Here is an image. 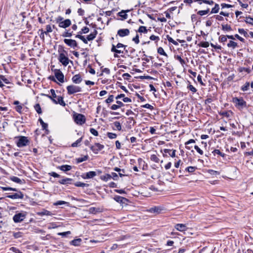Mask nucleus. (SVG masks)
Segmentation results:
<instances>
[{"label":"nucleus","instance_id":"obj_1","mask_svg":"<svg viewBox=\"0 0 253 253\" xmlns=\"http://www.w3.org/2000/svg\"><path fill=\"white\" fill-rule=\"evenodd\" d=\"M233 102L235 107L240 110L247 107V103L242 97H234L233 98Z\"/></svg>","mask_w":253,"mask_h":253},{"label":"nucleus","instance_id":"obj_2","mask_svg":"<svg viewBox=\"0 0 253 253\" xmlns=\"http://www.w3.org/2000/svg\"><path fill=\"white\" fill-rule=\"evenodd\" d=\"M73 118L75 122L79 125H83L86 121L85 116L81 114L74 113Z\"/></svg>","mask_w":253,"mask_h":253},{"label":"nucleus","instance_id":"obj_3","mask_svg":"<svg viewBox=\"0 0 253 253\" xmlns=\"http://www.w3.org/2000/svg\"><path fill=\"white\" fill-rule=\"evenodd\" d=\"M26 216V212L17 213L13 216V220L15 223H19L23 221Z\"/></svg>","mask_w":253,"mask_h":253},{"label":"nucleus","instance_id":"obj_4","mask_svg":"<svg viewBox=\"0 0 253 253\" xmlns=\"http://www.w3.org/2000/svg\"><path fill=\"white\" fill-rule=\"evenodd\" d=\"M67 90L68 94L71 95L76 92L81 91L82 88L75 85H70L67 86Z\"/></svg>","mask_w":253,"mask_h":253},{"label":"nucleus","instance_id":"obj_5","mask_svg":"<svg viewBox=\"0 0 253 253\" xmlns=\"http://www.w3.org/2000/svg\"><path fill=\"white\" fill-rule=\"evenodd\" d=\"M29 140L26 136H21L19 137L18 141L16 142V145L18 147H22L28 145Z\"/></svg>","mask_w":253,"mask_h":253},{"label":"nucleus","instance_id":"obj_6","mask_svg":"<svg viewBox=\"0 0 253 253\" xmlns=\"http://www.w3.org/2000/svg\"><path fill=\"white\" fill-rule=\"evenodd\" d=\"M58 60L65 66H66L69 64L70 61L64 53H60L59 54Z\"/></svg>","mask_w":253,"mask_h":253},{"label":"nucleus","instance_id":"obj_7","mask_svg":"<svg viewBox=\"0 0 253 253\" xmlns=\"http://www.w3.org/2000/svg\"><path fill=\"white\" fill-rule=\"evenodd\" d=\"M104 145L98 143H96L94 145L90 146V149L95 153L97 154L98 152L104 148Z\"/></svg>","mask_w":253,"mask_h":253},{"label":"nucleus","instance_id":"obj_8","mask_svg":"<svg viewBox=\"0 0 253 253\" xmlns=\"http://www.w3.org/2000/svg\"><path fill=\"white\" fill-rule=\"evenodd\" d=\"M54 75L56 78L61 83L64 82V76L62 72L59 69H55L54 70Z\"/></svg>","mask_w":253,"mask_h":253},{"label":"nucleus","instance_id":"obj_9","mask_svg":"<svg viewBox=\"0 0 253 253\" xmlns=\"http://www.w3.org/2000/svg\"><path fill=\"white\" fill-rule=\"evenodd\" d=\"M64 42L69 46L73 48L74 49L75 48L78 46V43L77 42L72 39H65L64 40Z\"/></svg>","mask_w":253,"mask_h":253},{"label":"nucleus","instance_id":"obj_10","mask_svg":"<svg viewBox=\"0 0 253 253\" xmlns=\"http://www.w3.org/2000/svg\"><path fill=\"white\" fill-rule=\"evenodd\" d=\"M129 33V30L128 29H122L118 31L117 36H119L121 37H124L128 36Z\"/></svg>","mask_w":253,"mask_h":253},{"label":"nucleus","instance_id":"obj_11","mask_svg":"<svg viewBox=\"0 0 253 253\" xmlns=\"http://www.w3.org/2000/svg\"><path fill=\"white\" fill-rule=\"evenodd\" d=\"M7 198H9L10 199H22L24 198V195L23 193L19 191L16 193H14L12 195H9L7 196Z\"/></svg>","mask_w":253,"mask_h":253},{"label":"nucleus","instance_id":"obj_12","mask_svg":"<svg viewBox=\"0 0 253 253\" xmlns=\"http://www.w3.org/2000/svg\"><path fill=\"white\" fill-rule=\"evenodd\" d=\"M71 25V21L70 19H67L60 22L58 26L60 28H66Z\"/></svg>","mask_w":253,"mask_h":253},{"label":"nucleus","instance_id":"obj_13","mask_svg":"<svg viewBox=\"0 0 253 253\" xmlns=\"http://www.w3.org/2000/svg\"><path fill=\"white\" fill-rule=\"evenodd\" d=\"M57 98V99L52 98V100L55 103V104H59L60 105L65 106L66 105V103L63 100V98L62 96H58Z\"/></svg>","mask_w":253,"mask_h":253},{"label":"nucleus","instance_id":"obj_14","mask_svg":"<svg viewBox=\"0 0 253 253\" xmlns=\"http://www.w3.org/2000/svg\"><path fill=\"white\" fill-rule=\"evenodd\" d=\"M72 80L73 82L76 84H80L82 81V79L80 74L74 75Z\"/></svg>","mask_w":253,"mask_h":253},{"label":"nucleus","instance_id":"obj_15","mask_svg":"<svg viewBox=\"0 0 253 253\" xmlns=\"http://www.w3.org/2000/svg\"><path fill=\"white\" fill-rule=\"evenodd\" d=\"M175 229L179 231H184L187 229V227L184 224H177L175 225Z\"/></svg>","mask_w":253,"mask_h":253},{"label":"nucleus","instance_id":"obj_16","mask_svg":"<svg viewBox=\"0 0 253 253\" xmlns=\"http://www.w3.org/2000/svg\"><path fill=\"white\" fill-rule=\"evenodd\" d=\"M96 175V173L95 171H90L85 173V176H83V178L84 179H89L92 178L95 176Z\"/></svg>","mask_w":253,"mask_h":253},{"label":"nucleus","instance_id":"obj_17","mask_svg":"<svg viewBox=\"0 0 253 253\" xmlns=\"http://www.w3.org/2000/svg\"><path fill=\"white\" fill-rule=\"evenodd\" d=\"M82 241V240L81 238H78L71 241L70 244L74 246H79L80 245Z\"/></svg>","mask_w":253,"mask_h":253},{"label":"nucleus","instance_id":"obj_18","mask_svg":"<svg viewBox=\"0 0 253 253\" xmlns=\"http://www.w3.org/2000/svg\"><path fill=\"white\" fill-rule=\"evenodd\" d=\"M97 34V31L95 30L94 32L92 33H91L90 35H88L86 37L87 41H92L95 39L96 37V36Z\"/></svg>","mask_w":253,"mask_h":253},{"label":"nucleus","instance_id":"obj_19","mask_svg":"<svg viewBox=\"0 0 253 253\" xmlns=\"http://www.w3.org/2000/svg\"><path fill=\"white\" fill-rule=\"evenodd\" d=\"M41 31V35H43L44 34L47 35L48 33H51L52 32V29L50 25H47L46 26V31H43L42 29L40 30Z\"/></svg>","mask_w":253,"mask_h":253},{"label":"nucleus","instance_id":"obj_20","mask_svg":"<svg viewBox=\"0 0 253 253\" xmlns=\"http://www.w3.org/2000/svg\"><path fill=\"white\" fill-rule=\"evenodd\" d=\"M227 45L228 47L232 49H235L238 46V43L233 41H230Z\"/></svg>","mask_w":253,"mask_h":253},{"label":"nucleus","instance_id":"obj_21","mask_svg":"<svg viewBox=\"0 0 253 253\" xmlns=\"http://www.w3.org/2000/svg\"><path fill=\"white\" fill-rule=\"evenodd\" d=\"M59 169L63 171H67L70 170L72 169V167L70 165H65L59 167Z\"/></svg>","mask_w":253,"mask_h":253},{"label":"nucleus","instance_id":"obj_22","mask_svg":"<svg viewBox=\"0 0 253 253\" xmlns=\"http://www.w3.org/2000/svg\"><path fill=\"white\" fill-rule=\"evenodd\" d=\"M175 150L165 149L164 150V152L165 153H168L171 157H174L175 156Z\"/></svg>","mask_w":253,"mask_h":253},{"label":"nucleus","instance_id":"obj_23","mask_svg":"<svg viewBox=\"0 0 253 253\" xmlns=\"http://www.w3.org/2000/svg\"><path fill=\"white\" fill-rule=\"evenodd\" d=\"M114 200L118 203H124V201L126 200V199L120 196H116L114 197Z\"/></svg>","mask_w":253,"mask_h":253},{"label":"nucleus","instance_id":"obj_24","mask_svg":"<svg viewBox=\"0 0 253 253\" xmlns=\"http://www.w3.org/2000/svg\"><path fill=\"white\" fill-rule=\"evenodd\" d=\"M111 50L112 52H115L116 53H124L123 50L117 49L116 45L115 46L114 44H112Z\"/></svg>","mask_w":253,"mask_h":253},{"label":"nucleus","instance_id":"obj_25","mask_svg":"<svg viewBox=\"0 0 253 253\" xmlns=\"http://www.w3.org/2000/svg\"><path fill=\"white\" fill-rule=\"evenodd\" d=\"M72 180L71 178H66L65 179H61L58 182L61 184H67L70 183V182Z\"/></svg>","mask_w":253,"mask_h":253},{"label":"nucleus","instance_id":"obj_26","mask_svg":"<svg viewBox=\"0 0 253 253\" xmlns=\"http://www.w3.org/2000/svg\"><path fill=\"white\" fill-rule=\"evenodd\" d=\"M114 127L113 128L114 130H121L122 129V126L119 122H115L114 123Z\"/></svg>","mask_w":253,"mask_h":253},{"label":"nucleus","instance_id":"obj_27","mask_svg":"<svg viewBox=\"0 0 253 253\" xmlns=\"http://www.w3.org/2000/svg\"><path fill=\"white\" fill-rule=\"evenodd\" d=\"M232 112L231 111H222L219 113V114L222 116L226 117L227 118H229L231 116Z\"/></svg>","mask_w":253,"mask_h":253},{"label":"nucleus","instance_id":"obj_28","mask_svg":"<svg viewBox=\"0 0 253 253\" xmlns=\"http://www.w3.org/2000/svg\"><path fill=\"white\" fill-rule=\"evenodd\" d=\"M111 178H112V175L109 174H106L105 175H102L100 176V178L105 181H107L108 180L111 179Z\"/></svg>","mask_w":253,"mask_h":253},{"label":"nucleus","instance_id":"obj_29","mask_svg":"<svg viewBox=\"0 0 253 253\" xmlns=\"http://www.w3.org/2000/svg\"><path fill=\"white\" fill-rule=\"evenodd\" d=\"M161 211V209L159 207H155L153 208H151L149 210V211L152 213H159Z\"/></svg>","mask_w":253,"mask_h":253},{"label":"nucleus","instance_id":"obj_30","mask_svg":"<svg viewBox=\"0 0 253 253\" xmlns=\"http://www.w3.org/2000/svg\"><path fill=\"white\" fill-rule=\"evenodd\" d=\"M88 158V155L84 156V157L76 159L77 163H80L84 161H86Z\"/></svg>","mask_w":253,"mask_h":253},{"label":"nucleus","instance_id":"obj_31","mask_svg":"<svg viewBox=\"0 0 253 253\" xmlns=\"http://www.w3.org/2000/svg\"><path fill=\"white\" fill-rule=\"evenodd\" d=\"M157 52L160 55H162L168 57V54L165 52L164 49L162 47H159L157 49Z\"/></svg>","mask_w":253,"mask_h":253},{"label":"nucleus","instance_id":"obj_32","mask_svg":"<svg viewBox=\"0 0 253 253\" xmlns=\"http://www.w3.org/2000/svg\"><path fill=\"white\" fill-rule=\"evenodd\" d=\"M219 5L217 3H215L214 7L212 8L211 13H216L219 11Z\"/></svg>","mask_w":253,"mask_h":253},{"label":"nucleus","instance_id":"obj_33","mask_svg":"<svg viewBox=\"0 0 253 253\" xmlns=\"http://www.w3.org/2000/svg\"><path fill=\"white\" fill-rule=\"evenodd\" d=\"M213 154L215 156L216 154L219 155V156H221L222 157H224L225 156V154L224 153H221L219 150L218 149H215L212 152Z\"/></svg>","mask_w":253,"mask_h":253},{"label":"nucleus","instance_id":"obj_34","mask_svg":"<svg viewBox=\"0 0 253 253\" xmlns=\"http://www.w3.org/2000/svg\"><path fill=\"white\" fill-rule=\"evenodd\" d=\"M137 31L138 32L140 33H147L148 32V30L147 29L146 27L141 26L139 27Z\"/></svg>","mask_w":253,"mask_h":253},{"label":"nucleus","instance_id":"obj_35","mask_svg":"<svg viewBox=\"0 0 253 253\" xmlns=\"http://www.w3.org/2000/svg\"><path fill=\"white\" fill-rule=\"evenodd\" d=\"M250 83L246 82L244 85L241 87V90L243 91H247L249 89Z\"/></svg>","mask_w":253,"mask_h":253},{"label":"nucleus","instance_id":"obj_36","mask_svg":"<svg viewBox=\"0 0 253 253\" xmlns=\"http://www.w3.org/2000/svg\"><path fill=\"white\" fill-rule=\"evenodd\" d=\"M38 214L39 215H51L52 213L49 211H48L47 210H44L43 211H42V212H38Z\"/></svg>","mask_w":253,"mask_h":253},{"label":"nucleus","instance_id":"obj_37","mask_svg":"<svg viewBox=\"0 0 253 253\" xmlns=\"http://www.w3.org/2000/svg\"><path fill=\"white\" fill-rule=\"evenodd\" d=\"M39 121L40 122V124L42 125V128L46 130L47 128L48 127V125L45 123L41 118H40L39 119Z\"/></svg>","mask_w":253,"mask_h":253},{"label":"nucleus","instance_id":"obj_38","mask_svg":"<svg viewBox=\"0 0 253 253\" xmlns=\"http://www.w3.org/2000/svg\"><path fill=\"white\" fill-rule=\"evenodd\" d=\"M210 44L208 42H202L198 44L199 47H208Z\"/></svg>","mask_w":253,"mask_h":253},{"label":"nucleus","instance_id":"obj_39","mask_svg":"<svg viewBox=\"0 0 253 253\" xmlns=\"http://www.w3.org/2000/svg\"><path fill=\"white\" fill-rule=\"evenodd\" d=\"M11 180L16 183L21 184L22 183V180L18 177L16 176H12L10 178Z\"/></svg>","mask_w":253,"mask_h":253},{"label":"nucleus","instance_id":"obj_40","mask_svg":"<svg viewBox=\"0 0 253 253\" xmlns=\"http://www.w3.org/2000/svg\"><path fill=\"white\" fill-rule=\"evenodd\" d=\"M150 160L155 163H159L160 160L157 155L153 154L150 157Z\"/></svg>","mask_w":253,"mask_h":253},{"label":"nucleus","instance_id":"obj_41","mask_svg":"<svg viewBox=\"0 0 253 253\" xmlns=\"http://www.w3.org/2000/svg\"><path fill=\"white\" fill-rule=\"evenodd\" d=\"M222 29L224 31H230L232 30L231 26L228 24L222 25Z\"/></svg>","mask_w":253,"mask_h":253},{"label":"nucleus","instance_id":"obj_42","mask_svg":"<svg viewBox=\"0 0 253 253\" xmlns=\"http://www.w3.org/2000/svg\"><path fill=\"white\" fill-rule=\"evenodd\" d=\"M238 32L240 34L243 35L244 37H249V34L244 29H238Z\"/></svg>","mask_w":253,"mask_h":253},{"label":"nucleus","instance_id":"obj_43","mask_svg":"<svg viewBox=\"0 0 253 253\" xmlns=\"http://www.w3.org/2000/svg\"><path fill=\"white\" fill-rule=\"evenodd\" d=\"M89 31V29L88 27H84L82 29L81 31L79 32V34H86V33H88Z\"/></svg>","mask_w":253,"mask_h":253},{"label":"nucleus","instance_id":"obj_44","mask_svg":"<svg viewBox=\"0 0 253 253\" xmlns=\"http://www.w3.org/2000/svg\"><path fill=\"white\" fill-rule=\"evenodd\" d=\"M209 11H210V9L208 8L206 10H200L197 13H198V14H199L200 16H203V15L208 14L209 13Z\"/></svg>","mask_w":253,"mask_h":253},{"label":"nucleus","instance_id":"obj_45","mask_svg":"<svg viewBox=\"0 0 253 253\" xmlns=\"http://www.w3.org/2000/svg\"><path fill=\"white\" fill-rule=\"evenodd\" d=\"M34 108L36 110V111H37V112L39 114H42V109H41V106L39 104H36L35 106H34Z\"/></svg>","mask_w":253,"mask_h":253},{"label":"nucleus","instance_id":"obj_46","mask_svg":"<svg viewBox=\"0 0 253 253\" xmlns=\"http://www.w3.org/2000/svg\"><path fill=\"white\" fill-rule=\"evenodd\" d=\"M167 38L169 42L172 43L174 45H177L178 44V43L175 41L173 40V39L171 37H170L169 35H167Z\"/></svg>","mask_w":253,"mask_h":253},{"label":"nucleus","instance_id":"obj_47","mask_svg":"<svg viewBox=\"0 0 253 253\" xmlns=\"http://www.w3.org/2000/svg\"><path fill=\"white\" fill-rule=\"evenodd\" d=\"M50 92L51 93V96L47 95V96H48L49 98L53 99H55L57 97V96L56 95V93L55 92V90L53 89H50Z\"/></svg>","mask_w":253,"mask_h":253},{"label":"nucleus","instance_id":"obj_48","mask_svg":"<svg viewBox=\"0 0 253 253\" xmlns=\"http://www.w3.org/2000/svg\"><path fill=\"white\" fill-rule=\"evenodd\" d=\"M227 36L221 35L219 37V41L221 42L224 43L227 41Z\"/></svg>","mask_w":253,"mask_h":253},{"label":"nucleus","instance_id":"obj_49","mask_svg":"<svg viewBox=\"0 0 253 253\" xmlns=\"http://www.w3.org/2000/svg\"><path fill=\"white\" fill-rule=\"evenodd\" d=\"M82 140V137L80 138L77 140H76L75 142H74L72 144V145H71L72 147H77L78 146L79 144H80L81 143Z\"/></svg>","mask_w":253,"mask_h":253},{"label":"nucleus","instance_id":"obj_50","mask_svg":"<svg viewBox=\"0 0 253 253\" xmlns=\"http://www.w3.org/2000/svg\"><path fill=\"white\" fill-rule=\"evenodd\" d=\"M107 135L110 139H114L116 138L117 136L116 133L112 132H107Z\"/></svg>","mask_w":253,"mask_h":253},{"label":"nucleus","instance_id":"obj_51","mask_svg":"<svg viewBox=\"0 0 253 253\" xmlns=\"http://www.w3.org/2000/svg\"><path fill=\"white\" fill-rule=\"evenodd\" d=\"M197 169V168L195 167H188L186 168V170L188 171L190 173H192L194 172L196 169Z\"/></svg>","mask_w":253,"mask_h":253},{"label":"nucleus","instance_id":"obj_52","mask_svg":"<svg viewBox=\"0 0 253 253\" xmlns=\"http://www.w3.org/2000/svg\"><path fill=\"white\" fill-rule=\"evenodd\" d=\"M119 15L120 16L124 18V19H126L127 17V15L126 13V12L124 10H122L121 12L119 13Z\"/></svg>","mask_w":253,"mask_h":253},{"label":"nucleus","instance_id":"obj_53","mask_svg":"<svg viewBox=\"0 0 253 253\" xmlns=\"http://www.w3.org/2000/svg\"><path fill=\"white\" fill-rule=\"evenodd\" d=\"M175 58L176 60H178L182 65H183L184 64H185V62L184 61V60L183 59H182L180 56H179V55L175 56Z\"/></svg>","mask_w":253,"mask_h":253},{"label":"nucleus","instance_id":"obj_54","mask_svg":"<svg viewBox=\"0 0 253 253\" xmlns=\"http://www.w3.org/2000/svg\"><path fill=\"white\" fill-rule=\"evenodd\" d=\"M75 185L77 187H85L87 186L88 184L81 182H77L76 183H75Z\"/></svg>","mask_w":253,"mask_h":253},{"label":"nucleus","instance_id":"obj_55","mask_svg":"<svg viewBox=\"0 0 253 253\" xmlns=\"http://www.w3.org/2000/svg\"><path fill=\"white\" fill-rule=\"evenodd\" d=\"M13 235L15 238L17 239L22 237V233L20 232H14Z\"/></svg>","mask_w":253,"mask_h":253},{"label":"nucleus","instance_id":"obj_56","mask_svg":"<svg viewBox=\"0 0 253 253\" xmlns=\"http://www.w3.org/2000/svg\"><path fill=\"white\" fill-rule=\"evenodd\" d=\"M71 234V231H68L64 232H60L58 233V235L61 236L62 237H65L67 235H70Z\"/></svg>","mask_w":253,"mask_h":253},{"label":"nucleus","instance_id":"obj_57","mask_svg":"<svg viewBox=\"0 0 253 253\" xmlns=\"http://www.w3.org/2000/svg\"><path fill=\"white\" fill-rule=\"evenodd\" d=\"M63 37H71L72 36V32H69L68 31L65 32L62 35Z\"/></svg>","mask_w":253,"mask_h":253},{"label":"nucleus","instance_id":"obj_58","mask_svg":"<svg viewBox=\"0 0 253 253\" xmlns=\"http://www.w3.org/2000/svg\"><path fill=\"white\" fill-rule=\"evenodd\" d=\"M10 250L12 251L15 253H23L21 251H20L18 249L15 247H11L10 248Z\"/></svg>","mask_w":253,"mask_h":253},{"label":"nucleus","instance_id":"obj_59","mask_svg":"<svg viewBox=\"0 0 253 253\" xmlns=\"http://www.w3.org/2000/svg\"><path fill=\"white\" fill-rule=\"evenodd\" d=\"M114 100V96L113 95H110L108 97V98L105 100V102L107 103H110L113 102Z\"/></svg>","mask_w":253,"mask_h":253},{"label":"nucleus","instance_id":"obj_60","mask_svg":"<svg viewBox=\"0 0 253 253\" xmlns=\"http://www.w3.org/2000/svg\"><path fill=\"white\" fill-rule=\"evenodd\" d=\"M187 88L190 90H191L193 93H195L197 91V89L194 87L191 84H189L188 86H187Z\"/></svg>","mask_w":253,"mask_h":253},{"label":"nucleus","instance_id":"obj_61","mask_svg":"<svg viewBox=\"0 0 253 253\" xmlns=\"http://www.w3.org/2000/svg\"><path fill=\"white\" fill-rule=\"evenodd\" d=\"M150 39L152 41H155L156 42H157L160 40V38L158 36H156L155 35H151L150 37Z\"/></svg>","mask_w":253,"mask_h":253},{"label":"nucleus","instance_id":"obj_62","mask_svg":"<svg viewBox=\"0 0 253 253\" xmlns=\"http://www.w3.org/2000/svg\"><path fill=\"white\" fill-rule=\"evenodd\" d=\"M0 79H1V80L4 82L5 84H8L10 83V82H9L8 80H7V79H6L4 76H2V75H0Z\"/></svg>","mask_w":253,"mask_h":253},{"label":"nucleus","instance_id":"obj_63","mask_svg":"<svg viewBox=\"0 0 253 253\" xmlns=\"http://www.w3.org/2000/svg\"><path fill=\"white\" fill-rule=\"evenodd\" d=\"M245 21L247 23H249L250 24H251L252 25H253V18L247 17Z\"/></svg>","mask_w":253,"mask_h":253},{"label":"nucleus","instance_id":"obj_64","mask_svg":"<svg viewBox=\"0 0 253 253\" xmlns=\"http://www.w3.org/2000/svg\"><path fill=\"white\" fill-rule=\"evenodd\" d=\"M90 133L91 134H92L94 136H98V131L96 129L93 128H91L90 129Z\"/></svg>","mask_w":253,"mask_h":253}]
</instances>
